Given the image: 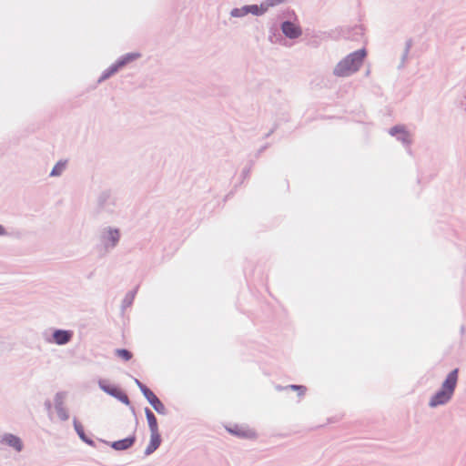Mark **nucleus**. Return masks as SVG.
Returning <instances> with one entry per match:
<instances>
[{"label": "nucleus", "mask_w": 466, "mask_h": 466, "mask_svg": "<svg viewBox=\"0 0 466 466\" xmlns=\"http://www.w3.org/2000/svg\"><path fill=\"white\" fill-rule=\"evenodd\" d=\"M125 63H126L125 61H122L119 63V66H123V65H125Z\"/></svg>", "instance_id": "21"}, {"label": "nucleus", "mask_w": 466, "mask_h": 466, "mask_svg": "<svg viewBox=\"0 0 466 466\" xmlns=\"http://www.w3.org/2000/svg\"><path fill=\"white\" fill-rule=\"evenodd\" d=\"M138 385L146 397V399L148 400V402L153 406V408L158 412V413H164L165 412V406L160 401V400L155 395L153 391H151L148 388L142 385L140 382H138Z\"/></svg>", "instance_id": "3"}, {"label": "nucleus", "mask_w": 466, "mask_h": 466, "mask_svg": "<svg viewBox=\"0 0 466 466\" xmlns=\"http://www.w3.org/2000/svg\"><path fill=\"white\" fill-rule=\"evenodd\" d=\"M66 167V163L58 162L52 169L51 176H59Z\"/></svg>", "instance_id": "13"}, {"label": "nucleus", "mask_w": 466, "mask_h": 466, "mask_svg": "<svg viewBox=\"0 0 466 466\" xmlns=\"http://www.w3.org/2000/svg\"><path fill=\"white\" fill-rule=\"evenodd\" d=\"M75 429H76L77 434L79 435V437L83 441H87L86 439V435H85V432H84L83 426L79 422L75 421Z\"/></svg>", "instance_id": "16"}, {"label": "nucleus", "mask_w": 466, "mask_h": 466, "mask_svg": "<svg viewBox=\"0 0 466 466\" xmlns=\"http://www.w3.org/2000/svg\"><path fill=\"white\" fill-rule=\"evenodd\" d=\"M116 356H118L119 358H121L122 360H124L126 361L130 360L133 357V354L129 350H125V349L116 350Z\"/></svg>", "instance_id": "12"}, {"label": "nucleus", "mask_w": 466, "mask_h": 466, "mask_svg": "<svg viewBox=\"0 0 466 466\" xmlns=\"http://www.w3.org/2000/svg\"><path fill=\"white\" fill-rule=\"evenodd\" d=\"M230 432H233V433H235V434H237V435H244V433H243V432L233 431L232 430H230Z\"/></svg>", "instance_id": "20"}, {"label": "nucleus", "mask_w": 466, "mask_h": 466, "mask_svg": "<svg viewBox=\"0 0 466 466\" xmlns=\"http://www.w3.org/2000/svg\"><path fill=\"white\" fill-rule=\"evenodd\" d=\"M100 387L104 391L109 393L112 396L119 397L120 395H122L120 399L123 401H128L127 396L123 394L122 391L117 387L114 385L105 384L104 382H100Z\"/></svg>", "instance_id": "6"}, {"label": "nucleus", "mask_w": 466, "mask_h": 466, "mask_svg": "<svg viewBox=\"0 0 466 466\" xmlns=\"http://www.w3.org/2000/svg\"><path fill=\"white\" fill-rule=\"evenodd\" d=\"M2 441L11 447H13L15 451H20L22 450L23 444L21 440L12 434H6L3 437Z\"/></svg>", "instance_id": "7"}, {"label": "nucleus", "mask_w": 466, "mask_h": 466, "mask_svg": "<svg viewBox=\"0 0 466 466\" xmlns=\"http://www.w3.org/2000/svg\"><path fill=\"white\" fill-rule=\"evenodd\" d=\"M245 15L244 14V9L243 10H239V9H233L231 11V15L232 16H239V15Z\"/></svg>", "instance_id": "18"}, {"label": "nucleus", "mask_w": 466, "mask_h": 466, "mask_svg": "<svg viewBox=\"0 0 466 466\" xmlns=\"http://www.w3.org/2000/svg\"><path fill=\"white\" fill-rule=\"evenodd\" d=\"M108 234H109V238L112 241V244L116 245L120 237L119 231L117 229L109 230Z\"/></svg>", "instance_id": "15"}, {"label": "nucleus", "mask_w": 466, "mask_h": 466, "mask_svg": "<svg viewBox=\"0 0 466 466\" xmlns=\"http://www.w3.org/2000/svg\"><path fill=\"white\" fill-rule=\"evenodd\" d=\"M399 133H403L405 136H407L403 130V128L401 127H395L393 128L390 129V134L391 135H396V134H399Z\"/></svg>", "instance_id": "17"}, {"label": "nucleus", "mask_w": 466, "mask_h": 466, "mask_svg": "<svg viewBox=\"0 0 466 466\" xmlns=\"http://www.w3.org/2000/svg\"><path fill=\"white\" fill-rule=\"evenodd\" d=\"M287 0H266L265 2H263L264 4V6L266 7L267 11L268 10L269 7H273V6H276L279 4H282L284 2H286Z\"/></svg>", "instance_id": "14"}, {"label": "nucleus", "mask_w": 466, "mask_h": 466, "mask_svg": "<svg viewBox=\"0 0 466 466\" xmlns=\"http://www.w3.org/2000/svg\"><path fill=\"white\" fill-rule=\"evenodd\" d=\"M281 28L284 35L289 38H297L301 35L299 26L291 22H284Z\"/></svg>", "instance_id": "4"}, {"label": "nucleus", "mask_w": 466, "mask_h": 466, "mask_svg": "<svg viewBox=\"0 0 466 466\" xmlns=\"http://www.w3.org/2000/svg\"><path fill=\"white\" fill-rule=\"evenodd\" d=\"M365 56V49L351 53L337 65L334 70L335 75L338 76H347L358 71Z\"/></svg>", "instance_id": "2"}, {"label": "nucleus", "mask_w": 466, "mask_h": 466, "mask_svg": "<svg viewBox=\"0 0 466 466\" xmlns=\"http://www.w3.org/2000/svg\"><path fill=\"white\" fill-rule=\"evenodd\" d=\"M265 12H267L266 7L264 6V4L261 3L260 5H252L244 7V14L251 13L256 15H263Z\"/></svg>", "instance_id": "10"}, {"label": "nucleus", "mask_w": 466, "mask_h": 466, "mask_svg": "<svg viewBox=\"0 0 466 466\" xmlns=\"http://www.w3.org/2000/svg\"><path fill=\"white\" fill-rule=\"evenodd\" d=\"M160 443H161V438H160L159 432L158 431L151 432V434H150V442L147 445V449L145 451V453L147 455L151 454L152 452H154L159 447Z\"/></svg>", "instance_id": "5"}, {"label": "nucleus", "mask_w": 466, "mask_h": 466, "mask_svg": "<svg viewBox=\"0 0 466 466\" xmlns=\"http://www.w3.org/2000/svg\"><path fill=\"white\" fill-rule=\"evenodd\" d=\"M135 442V437L131 436L120 441H114L112 443V448L116 451H123L130 448Z\"/></svg>", "instance_id": "8"}, {"label": "nucleus", "mask_w": 466, "mask_h": 466, "mask_svg": "<svg viewBox=\"0 0 466 466\" xmlns=\"http://www.w3.org/2000/svg\"><path fill=\"white\" fill-rule=\"evenodd\" d=\"M146 416L150 432L158 431L157 418L149 409H146Z\"/></svg>", "instance_id": "11"}, {"label": "nucleus", "mask_w": 466, "mask_h": 466, "mask_svg": "<svg viewBox=\"0 0 466 466\" xmlns=\"http://www.w3.org/2000/svg\"><path fill=\"white\" fill-rule=\"evenodd\" d=\"M5 233V228L0 225V235H4Z\"/></svg>", "instance_id": "19"}, {"label": "nucleus", "mask_w": 466, "mask_h": 466, "mask_svg": "<svg viewBox=\"0 0 466 466\" xmlns=\"http://www.w3.org/2000/svg\"><path fill=\"white\" fill-rule=\"evenodd\" d=\"M53 337L56 343L63 345L67 343L71 339L72 333L67 330H56L55 331Z\"/></svg>", "instance_id": "9"}, {"label": "nucleus", "mask_w": 466, "mask_h": 466, "mask_svg": "<svg viewBox=\"0 0 466 466\" xmlns=\"http://www.w3.org/2000/svg\"><path fill=\"white\" fill-rule=\"evenodd\" d=\"M457 380L458 369H455L448 374L446 380L442 383L441 389L431 397L429 403L430 406L434 408L447 403L453 395Z\"/></svg>", "instance_id": "1"}]
</instances>
